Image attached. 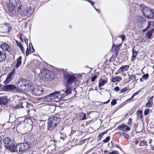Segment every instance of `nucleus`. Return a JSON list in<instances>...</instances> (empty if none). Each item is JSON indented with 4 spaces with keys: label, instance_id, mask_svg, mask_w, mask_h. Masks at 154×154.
I'll return each instance as SVG.
<instances>
[{
    "label": "nucleus",
    "instance_id": "864d4df0",
    "mask_svg": "<svg viewBox=\"0 0 154 154\" xmlns=\"http://www.w3.org/2000/svg\"><path fill=\"white\" fill-rule=\"evenodd\" d=\"M140 91L139 90L137 91V92H136L135 93H134L133 94L135 96V95H137L140 92Z\"/></svg>",
    "mask_w": 154,
    "mask_h": 154
},
{
    "label": "nucleus",
    "instance_id": "0e129e2a",
    "mask_svg": "<svg viewBox=\"0 0 154 154\" xmlns=\"http://www.w3.org/2000/svg\"><path fill=\"white\" fill-rule=\"evenodd\" d=\"M93 7L95 9V10L97 11V12H100V11L98 9H97V8H96L94 6H93Z\"/></svg>",
    "mask_w": 154,
    "mask_h": 154
},
{
    "label": "nucleus",
    "instance_id": "9b49d317",
    "mask_svg": "<svg viewBox=\"0 0 154 154\" xmlns=\"http://www.w3.org/2000/svg\"><path fill=\"white\" fill-rule=\"evenodd\" d=\"M66 86V89L65 91V93L63 95V97L66 96H67L69 94L71 93L72 91V85H69L67 86L65 84Z\"/></svg>",
    "mask_w": 154,
    "mask_h": 154
},
{
    "label": "nucleus",
    "instance_id": "ea45409f",
    "mask_svg": "<svg viewBox=\"0 0 154 154\" xmlns=\"http://www.w3.org/2000/svg\"><path fill=\"white\" fill-rule=\"evenodd\" d=\"M116 103V101L115 99H114L111 102V105L112 106L114 105Z\"/></svg>",
    "mask_w": 154,
    "mask_h": 154
},
{
    "label": "nucleus",
    "instance_id": "58836bf2",
    "mask_svg": "<svg viewBox=\"0 0 154 154\" xmlns=\"http://www.w3.org/2000/svg\"><path fill=\"white\" fill-rule=\"evenodd\" d=\"M110 139V137L109 136H108L103 140V142L104 143H107L109 141Z\"/></svg>",
    "mask_w": 154,
    "mask_h": 154
},
{
    "label": "nucleus",
    "instance_id": "5fc2aeb1",
    "mask_svg": "<svg viewBox=\"0 0 154 154\" xmlns=\"http://www.w3.org/2000/svg\"><path fill=\"white\" fill-rule=\"evenodd\" d=\"M24 40L25 43L27 45L28 39L26 38H24Z\"/></svg>",
    "mask_w": 154,
    "mask_h": 154
},
{
    "label": "nucleus",
    "instance_id": "72a5a7b5",
    "mask_svg": "<svg viewBox=\"0 0 154 154\" xmlns=\"http://www.w3.org/2000/svg\"><path fill=\"white\" fill-rule=\"evenodd\" d=\"M20 144H18L16 145L15 146V152H20Z\"/></svg>",
    "mask_w": 154,
    "mask_h": 154
},
{
    "label": "nucleus",
    "instance_id": "aec40b11",
    "mask_svg": "<svg viewBox=\"0 0 154 154\" xmlns=\"http://www.w3.org/2000/svg\"><path fill=\"white\" fill-rule=\"evenodd\" d=\"M79 119L80 120H84L86 119V114L83 112H80L78 114Z\"/></svg>",
    "mask_w": 154,
    "mask_h": 154
},
{
    "label": "nucleus",
    "instance_id": "a18cd8bd",
    "mask_svg": "<svg viewBox=\"0 0 154 154\" xmlns=\"http://www.w3.org/2000/svg\"><path fill=\"white\" fill-rule=\"evenodd\" d=\"M122 72V71H121V70L120 69V68H119L118 70H117L116 72H115V74H116V75H117V74H119V73H121Z\"/></svg>",
    "mask_w": 154,
    "mask_h": 154
},
{
    "label": "nucleus",
    "instance_id": "f704fd0d",
    "mask_svg": "<svg viewBox=\"0 0 154 154\" xmlns=\"http://www.w3.org/2000/svg\"><path fill=\"white\" fill-rule=\"evenodd\" d=\"M122 134L123 135L124 137L126 139H128L129 137V135L125 132H122Z\"/></svg>",
    "mask_w": 154,
    "mask_h": 154
},
{
    "label": "nucleus",
    "instance_id": "e2e57ef3",
    "mask_svg": "<svg viewBox=\"0 0 154 154\" xmlns=\"http://www.w3.org/2000/svg\"><path fill=\"white\" fill-rule=\"evenodd\" d=\"M110 100H108L106 102H104L103 103L104 104H107V103H109V101Z\"/></svg>",
    "mask_w": 154,
    "mask_h": 154
},
{
    "label": "nucleus",
    "instance_id": "603ef678",
    "mask_svg": "<svg viewBox=\"0 0 154 154\" xmlns=\"http://www.w3.org/2000/svg\"><path fill=\"white\" fill-rule=\"evenodd\" d=\"M26 56H28L29 54V50H28V48L27 49L26 51Z\"/></svg>",
    "mask_w": 154,
    "mask_h": 154
},
{
    "label": "nucleus",
    "instance_id": "4468645a",
    "mask_svg": "<svg viewBox=\"0 0 154 154\" xmlns=\"http://www.w3.org/2000/svg\"><path fill=\"white\" fill-rule=\"evenodd\" d=\"M26 89L25 91H30L32 92L34 88L33 87V85L30 82L28 81L26 86Z\"/></svg>",
    "mask_w": 154,
    "mask_h": 154
},
{
    "label": "nucleus",
    "instance_id": "f257e3e1",
    "mask_svg": "<svg viewBox=\"0 0 154 154\" xmlns=\"http://www.w3.org/2000/svg\"><path fill=\"white\" fill-rule=\"evenodd\" d=\"M61 94L63 93H60L59 92H55L49 94L42 98L44 102L54 101L59 102L60 101L62 98Z\"/></svg>",
    "mask_w": 154,
    "mask_h": 154
},
{
    "label": "nucleus",
    "instance_id": "4be33fe9",
    "mask_svg": "<svg viewBox=\"0 0 154 154\" xmlns=\"http://www.w3.org/2000/svg\"><path fill=\"white\" fill-rule=\"evenodd\" d=\"M5 53L4 51H0V62L3 61L5 59Z\"/></svg>",
    "mask_w": 154,
    "mask_h": 154
},
{
    "label": "nucleus",
    "instance_id": "5701e85b",
    "mask_svg": "<svg viewBox=\"0 0 154 154\" xmlns=\"http://www.w3.org/2000/svg\"><path fill=\"white\" fill-rule=\"evenodd\" d=\"M122 79V78L120 76H117L113 77L111 79V81L113 82H119Z\"/></svg>",
    "mask_w": 154,
    "mask_h": 154
},
{
    "label": "nucleus",
    "instance_id": "a211bd4d",
    "mask_svg": "<svg viewBox=\"0 0 154 154\" xmlns=\"http://www.w3.org/2000/svg\"><path fill=\"white\" fill-rule=\"evenodd\" d=\"M107 79H103L100 78V79L99 83L98 84V87L99 88H101L102 86H103L107 82Z\"/></svg>",
    "mask_w": 154,
    "mask_h": 154
},
{
    "label": "nucleus",
    "instance_id": "1a4fd4ad",
    "mask_svg": "<svg viewBox=\"0 0 154 154\" xmlns=\"http://www.w3.org/2000/svg\"><path fill=\"white\" fill-rule=\"evenodd\" d=\"M14 73L15 71L13 70L8 75L5 80L4 82V84L6 85L11 82L14 76Z\"/></svg>",
    "mask_w": 154,
    "mask_h": 154
},
{
    "label": "nucleus",
    "instance_id": "393cba45",
    "mask_svg": "<svg viewBox=\"0 0 154 154\" xmlns=\"http://www.w3.org/2000/svg\"><path fill=\"white\" fill-rule=\"evenodd\" d=\"M8 100L7 99L4 97H0V104L5 105L7 103Z\"/></svg>",
    "mask_w": 154,
    "mask_h": 154
},
{
    "label": "nucleus",
    "instance_id": "2f4dec72",
    "mask_svg": "<svg viewBox=\"0 0 154 154\" xmlns=\"http://www.w3.org/2000/svg\"><path fill=\"white\" fill-rule=\"evenodd\" d=\"M153 29H152L151 31H149L147 32L146 34L147 37L148 38H150L152 35V32L153 31Z\"/></svg>",
    "mask_w": 154,
    "mask_h": 154
},
{
    "label": "nucleus",
    "instance_id": "bf43d9fd",
    "mask_svg": "<svg viewBox=\"0 0 154 154\" xmlns=\"http://www.w3.org/2000/svg\"><path fill=\"white\" fill-rule=\"evenodd\" d=\"M65 139L64 136H60V140L62 139L63 140H64Z\"/></svg>",
    "mask_w": 154,
    "mask_h": 154
},
{
    "label": "nucleus",
    "instance_id": "c03bdc74",
    "mask_svg": "<svg viewBox=\"0 0 154 154\" xmlns=\"http://www.w3.org/2000/svg\"><path fill=\"white\" fill-rule=\"evenodd\" d=\"M97 77V75H95L94 76L92 77L91 78V81L92 82H93L94 81V80L96 79Z\"/></svg>",
    "mask_w": 154,
    "mask_h": 154
},
{
    "label": "nucleus",
    "instance_id": "a19ab883",
    "mask_svg": "<svg viewBox=\"0 0 154 154\" xmlns=\"http://www.w3.org/2000/svg\"><path fill=\"white\" fill-rule=\"evenodd\" d=\"M127 90H128V88L126 87L125 88H123L121 90L120 92L121 93H124V92H125L126 91H127Z\"/></svg>",
    "mask_w": 154,
    "mask_h": 154
},
{
    "label": "nucleus",
    "instance_id": "09e8293b",
    "mask_svg": "<svg viewBox=\"0 0 154 154\" xmlns=\"http://www.w3.org/2000/svg\"><path fill=\"white\" fill-rule=\"evenodd\" d=\"M114 91L117 92L119 90V88L118 86H116L114 89Z\"/></svg>",
    "mask_w": 154,
    "mask_h": 154
},
{
    "label": "nucleus",
    "instance_id": "20e7f679",
    "mask_svg": "<svg viewBox=\"0 0 154 154\" xmlns=\"http://www.w3.org/2000/svg\"><path fill=\"white\" fill-rule=\"evenodd\" d=\"M63 75L64 79L66 81L65 84L67 86L72 85V84L74 83L75 81L76 77L67 72H64Z\"/></svg>",
    "mask_w": 154,
    "mask_h": 154
},
{
    "label": "nucleus",
    "instance_id": "423d86ee",
    "mask_svg": "<svg viewBox=\"0 0 154 154\" xmlns=\"http://www.w3.org/2000/svg\"><path fill=\"white\" fill-rule=\"evenodd\" d=\"M142 11L146 17L154 19V11L153 10L147 7H144L143 8Z\"/></svg>",
    "mask_w": 154,
    "mask_h": 154
},
{
    "label": "nucleus",
    "instance_id": "69168bd1",
    "mask_svg": "<svg viewBox=\"0 0 154 154\" xmlns=\"http://www.w3.org/2000/svg\"><path fill=\"white\" fill-rule=\"evenodd\" d=\"M4 24L6 26H8L9 25V24L8 23H5Z\"/></svg>",
    "mask_w": 154,
    "mask_h": 154
},
{
    "label": "nucleus",
    "instance_id": "f8f14e48",
    "mask_svg": "<svg viewBox=\"0 0 154 154\" xmlns=\"http://www.w3.org/2000/svg\"><path fill=\"white\" fill-rule=\"evenodd\" d=\"M14 140H11L9 138L5 137L4 138L3 141L5 145V146L6 148L8 147L9 145L12 144Z\"/></svg>",
    "mask_w": 154,
    "mask_h": 154
},
{
    "label": "nucleus",
    "instance_id": "4d7b16f0",
    "mask_svg": "<svg viewBox=\"0 0 154 154\" xmlns=\"http://www.w3.org/2000/svg\"><path fill=\"white\" fill-rule=\"evenodd\" d=\"M135 96L133 94L131 97L129 99L127 100V101L132 99Z\"/></svg>",
    "mask_w": 154,
    "mask_h": 154
},
{
    "label": "nucleus",
    "instance_id": "4c0bfd02",
    "mask_svg": "<svg viewBox=\"0 0 154 154\" xmlns=\"http://www.w3.org/2000/svg\"><path fill=\"white\" fill-rule=\"evenodd\" d=\"M149 74L148 73H146V74H144L142 76V78L146 80L147 79L148 77H149Z\"/></svg>",
    "mask_w": 154,
    "mask_h": 154
},
{
    "label": "nucleus",
    "instance_id": "f3484780",
    "mask_svg": "<svg viewBox=\"0 0 154 154\" xmlns=\"http://www.w3.org/2000/svg\"><path fill=\"white\" fill-rule=\"evenodd\" d=\"M6 148L9 149V150L12 152H15V146L14 141H13L12 144L9 145Z\"/></svg>",
    "mask_w": 154,
    "mask_h": 154
},
{
    "label": "nucleus",
    "instance_id": "37998d69",
    "mask_svg": "<svg viewBox=\"0 0 154 154\" xmlns=\"http://www.w3.org/2000/svg\"><path fill=\"white\" fill-rule=\"evenodd\" d=\"M108 154H119V153L118 151H114L110 152Z\"/></svg>",
    "mask_w": 154,
    "mask_h": 154
},
{
    "label": "nucleus",
    "instance_id": "c9c22d12",
    "mask_svg": "<svg viewBox=\"0 0 154 154\" xmlns=\"http://www.w3.org/2000/svg\"><path fill=\"white\" fill-rule=\"evenodd\" d=\"M29 47L30 51H31V53H33L34 52V50L32 45L31 43L29 44Z\"/></svg>",
    "mask_w": 154,
    "mask_h": 154
},
{
    "label": "nucleus",
    "instance_id": "2eb2a0df",
    "mask_svg": "<svg viewBox=\"0 0 154 154\" xmlns=\"http://www.w3.org/2000/svg\"><path fill=\"white\" fill-rule=\"evenodd\" d=\"M0 47L4 51L9 52L11 51L10 47L7 43L2 44Z\"/></svg>",
    "mask_w": 154,
    "mask_h": 154
},
{
    "label": "nucleus",
    "instance_id": "6ab92c4d",
    "mask_svg": "<svg viewBox=\"0 0 154 154\" xmlns=\"http://www.w3.org/2000/svg\"><path fill=\"white\" fill-rule=\"evenodd\" d=\"M31 10L30 8H26L23 10V14H22L26 16L29 15L31 14Z\"/></svg>",
    "mask_w": 154,
    "mask_h": 154
},
{
    "label": "nucleus",
    "instance_id": "a878e982",
    "mask_svg": "<svg viewBox=\"0 0 154 154\" xmlns=\"http://www.w3.org/2000/svg\"><path fill=\"white\" fill-rule=\"evenodd\" d=\"M22 57L20 56L17 60V63L15 65V67L17 68L21 63Z\"/></svg>",
    "mask_w": 154,
    "mask_h": 154
},
{
    "label": "nucleus",
    "instance_id": "13d9d810",
    "mask_svg": "<svg viewBox=\"0 0 154 154\" xmlns=\"http://www.w3.org/2000/svg\"><path fill=\"white\" fill-rule=\"evenodd\" d=\"M22 124H21V123H20L19 124H18L17 127V128H20V127L22 125Z\"/></svg>",
    "mask_w": 154,
    "mask_h": 154
},
{
    "label": "nucleus",
    "instance_id": "de8ad7c7",
    "mask_svg": "<svg viewBox=\"0 0 154 154\" xmlns=\"http://www.w3.org/2000/svg\"><path fill=\"white\" fill-rule=\"evenodd\" d=\"M47 108H48L49 109H55V107L54 106H47Z\"/></svg>",
    "mask_w": 154,
    "mask_h": 154
},
{
    "label": "nucleus",
    "instance_id": "052dcab7",
    "mask_svg": "<svg viewBox=\"0 0 154 154\" xmlns=\"http://www.w3.org/2000/svg\"><path fill=\"white\" fill-rule=\"evenodd\" d=\"M2 137L1 136H0V148L2 146Z\"/></svg>",
    "mask_w": 154,
    "mask_h": 154
},
{
    "label": "nucleus",
    "instance_id": "7ed1b4c3",
    "mask_svg": "<svg viewBox=\"0 0 154 154\" xmlns=\"http://www.w3.org/2000/svg\"><path fill=\"white\" fill-rule=\"evenodd\" d=\"M60 121V118L54 116L49 117L48 124V128L49 130H52L57 126Z\"/></svg>",
    "mask_w": 154,
    "mask_h": 154
},
{
    "label": "nucleus",
    "instance_id": "3c124183",
    "mask_svg": "<svg viewBox=\"0 0 154 154\" xmlns=\"http://www.w3.org/2000/svg\"><path fill=\"white\" fill-rule=\"evenodd\" d=\"M87 1L89 2L90 4H91V5L93 7L94 6V2H93L91 0H87Z\"/></svg>",
    "mask_w": 154,
    "mask_h": 154
},
{
    "label": "nucleus",
    "instance_id": "f03ea898",
    "mask_svg": "<svg viewBox=\"0 0 154 154\" xmlns=\"http://www.w3.org/2000/svg\"><path fill=\"white\" fill-rule=\"evenodd\" d=\"M38 76L40 79L46 82L51 81L54 77L52 73L49 70L45 69L41 71Z\"/></svg>",
    "mask_w": 154,
    "mask_h": 154
},
{
    "label": "nucleus",
    "instance_id": "473e14b6",
    "mask_svg": "<svg viewBox=\"0 0 154 154\" xmlns=\"http://www.w3.org/2000/svg\"><path fill=\"white\" fill-rule=\"evenodd\" d=\"M107 132V131H105L104 132H102L100 133L98 135L97 137V138L99 140H100L103 136V135L105 134Z\"/></svg>",
    "mask_w": 154,
    "mask_h": 154
},
{
    "label": "nucleus",
    "instance_id": "680f3d73",
    "mask_svg": "<svg viewBox=\"0 0 154 154\" xmlns=\"http://www.w3.org/2000/svg\"><path fill=\"white\" fill-rule=\"evenodd\" d=\"M11 27H9L8 28V32H10V31H11Z\"/></svg>",
    "mask_w": 154,
    "mask_h": 154
},
{
    "label": "nucleus",
    "instance_id": "412c9836",
    "mask_svg": "<svg viewBox=\"0 0 154 154\" xmlns=\"http://www.w3.org/2000/svg\"><path fill=\"white\" fill-rule=\"evenodd\" d=\"M153 96L150 97L148 100V101L146 104V106L147 107H150L153 104L152 99Z\"/></svg>",
    "mask_w": 154,
    "mask_h": 154
},
{
    "label": "nucleus",
    "instance_id": "6e6d98bb",
    "mask_svg": "<svg viewBox=\"0 0 154 154\" xmlns=\"http://www.w3.org/2000/svg\"><path fill=\"white\" fill-rule=\"evenodd\" d=\"M134 143L136 145H137L139 143V141L137 139H135Z\"/></svg>",
    "mask_w": 154,
    "mask_h": 154
},
{
    "label": "nucleus",
    "instance_id": "b1692460",
    "mask_svg": "<svg viewBox=\"0 0 154 154\" xmlns=\"http://www.w3.org/2000/svg\"><path fill=\"white\" fill-rule=\"evenodd\" d=\"M138 51H136L134 49V47L132 50V56L131 60L133 62L134 61V59L136 58V56L137 55Z\"/></svg>",
    "mask_w": 154,
    "mask_h": 154
},
{
    "label": "nucleus",
    "instance_id": "9d476101",
    "mask_svg": "<svg viewBox=\"0 0 154 154\" xmlns=\"http://www.w3.org/2000/svg\"><path fill=\"white\" fill-rule=\"evenodd\" d=\"M4 88L6 90H11L14 92H17L18 91V88L13 85H5L4 86Z\"/></svg>",
    "mask_w": 154,
    "mask_h": 154
},
{
    "label": "nucleus",
    "instance_id": "774afa93",
    "mask_svg": "<svg viewBox=\"0 0 154 154\" xmlns=\"http://www.w3.org/2000/svg\"><path fill=\"white\" fill-rule=\"evenodd\" d=\"M140 81L141 82H143V78H140Z\"/></svg>",
    "mask_w": 154,
    "mask_h": 154
},
{
    "label": "nucleus",
    "instance_id": "79ce46f5",
    "mask_svg": "<svg viewBox=\"0 0 154 154\" xmlns=\"http://www.w3.org/2000/svg\"><path fill=\"white\" fill-rule=\"evenodd\" d=\"M149 110L148 109H145L144 111V114L146 116L149 113Z\"/></svg>",
    "mask_w": 154,
    "mask_h": 154
},
{
    "label": "nucleus",
    "instance_id": "49530a36",
    "mask_svg": "<svg viewBox=\"0 0 154 154\" xmlns=\"http://www.w3.org/2000/svg\"><path fill=\"white\" fill-rule=\"evenodd\" d=\"M119 37L121 38L122 41H123L125 40V37L124 35H122Z\"/></svg>",
    "mask_w": 154,
    "mask_h": 154
},
{
    "label": "nucleus",
    "instance_id": "c85d7f7f",
    "mask_svg": "<svg viewBox=\"0 0 154 154\" xmlns=\"http://www.w3.org/2000/svg\"><path fill=\"white\" fill-rule=\"evenodd\" d=\"M16 42L17 45L19 47L20 49L21 50V51L24 52V49L22 44L20 42H18L17 41H16Z\"/></svg>",
    "mask_w": 154,
    "mask_h": 154
},
{
    "label": "nucleus",
    "instance_id": "6e6552de",
    "mask_svg": "<svg viewBox=\"0 0 154 154\" xmlns=\"http://www.w3.org/2000/svg\"><path fill=\"white\" fill-rule=\"evenodd\" d=\"M44 92V90L43 88L40 86H38L35 88H34L32 93L34 95L40 96L43 94Z\"/></svg>",
    "mask_w": 154,
    "mask_h": 154
},
{
    "label": "nucleus",
    "instance_id": "e433bc0d",
    "mask_svg": "<svg viewBox=\"0 0 154 154\" xmlns=\"http://www.w3.org/2000/svg\"><path fill=\"white\" fill-rule=\"evenodd\" d=\"M135 78L136 76L135 75H130L129 77V79L130 81L135 79Z\"/></svg>",
    "mask_w": 154,
    "mask_h": 154
},
{
    "label": "nucleus",
    "instance_id": "dca6fc26",
    "mask_svg": "<svg viewBox=\"0 0 154 154\" xmlns=\"http://www.w3.org/2000/svg\"><path fill=\"white\" fill-rule=\"evenodd\" d=\"M118 128L122 131H129L130 129V128L128 126L122 125L119 126Z\"/></svg>",
    "mask_w": 154,
    "mask_h": 154
},
{
    "label": "nucleus",
    "instance_id": "bb28decb",
    "mask_svg": "<svg viewBox=\"0 0 154 154\" xmlns=\"http://www.w3.org/2000/svg\"><path fill=\"white\" fill-rule=\"evenodd\" d=\"M120 68L122 72L127 71L129 68V66L128 65H125L121 67Z\"/></svg>",
    "mask_w": 154,
    "mask_h": 154
},
{
    "label": "nucleus",
    "instance_id": "8fccbe9b",
    "mask_svg": "<svg viewBox=\"0 0 154 154\" xmlns=\"http://www.w3.org/2000/svg\"><path fill=\"white\" fill-rule=\"evenodd\" d=\"M22 104H20L18 105H16V108L17 109L20 108L22 107Z\"/></svg>",
    "mask_w": 154,
    "mask_h": 154
},
{
    "label": "nucleus",
    "instance_id": "cd10ccee",
    "mask_svg": "<svg viewBox=\"0 0 154 154\" xmlns=\"http://www.w3.org/2000/svg\"><path fill=\"white\" fill-rule=\"evenodd\" d=\"M152 25L153 26H154V21L152 22V21H148L147 22V26L146 28L144 29L143 31L144 32H145L150 26L151 25Z\"/></svg>",
    "mask_w": 154,
    "mask_h": 154
},
{
    "label": "nucleus",
    "instance_id": "7c9ffc66",
    "mask_svg": "<svg viewBox=\"0 0 154 154\" xmlns=\"http://www.w3.org/2000/svg\"><path fill=\"white\" fill-rule=\"evenodd\" d=\"M137 116L138 118L141 119L143 117L142 111L139 110L137 112Z\"/></svg>",
    "mask_w": 154,
    "mask_h": 154
},
{
    "label": "nucleus",
    "instance_id": "39448f33",
    "mask_svg": "<svg viewBox=\"0 0 154 154\" xmlns=\"http://www.w3.org/2000/svg\"><path fill=\"white\" fill-rule=\"evenodd\" d=\"M20 6V2L19 0H9L8 9L10 11L12 12L16 8H19Z\"/></svg>",
    "mask_w": 154,
    "mask_h": 154
},
{
    "label": "nucleus",
    "instance_id": "338daca9",
    "mask_svg": "<svg viewBox=\"0 0 154 154\" xmlns=\"http://www.w3.org/2000/svg\"><path fill=\"white\" fill-rule=\"evenodd\" d=\"M108 151L107 150H105L103 152L104 153H107L108 152Z\"/></svg>",
    "mask_w": 154,
    "mask_h": 154
},
{
    "label": "nucleus",
    "instance_id": "0eeeda50",
    "mask_svg": "<svg viewBox=\"0 0 154 154\" xmlns=\"http://www.w3.org/2000/svg\"><path fill=\"white\" fill-rule=\"evenodd\" d=\"M28 83V81L25 79H22L20 80L17 83V86L18 88V90H20L21 91H25L26 86L27 83Z\"/></svg>",
    "mask_w": 154,
    "mask_h": 154
},
{
    "label": "nucleus",
    "instance_id": "c756f323",
    "mask_svg": "<svg viewBox=\"0 0 154 154\" xmlns=\"http://www.w3.org/2000/svg\"><path fill=\"white\" fill-rule=\"evenodd\" d=\"M147 146V143L145 140H143L141 141L139 144L140 146Z\"/></svg>",
    "mask_w": 154,
    "mask_h": 154
},
{
    "label": "nucleus",
    "instance_id": "ddd939ff",
    "mask_svg": "<svg viewBox=\"0 0 154 154\" xmlns=\"http://www.w3.org/2000/svg\"><path fill=\"white\" fill-rule=\"evenodd\" d=\"M20 145V152H24L28 148V144L26 143H19Z\"/></svg>",
    "mask_w": 154,
    "mask_h": 154
}]
</instances>
